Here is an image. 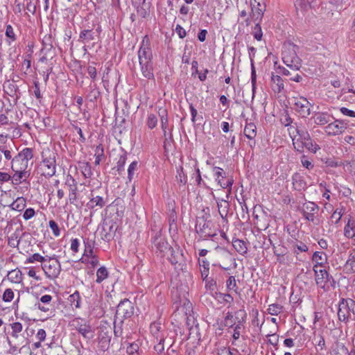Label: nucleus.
I'll return each instance as SVG.
<instances>
[{"label":"nucleus","mask_w":355,"mask_h":355,"mask_svg":"<svg viewBox=\"0 0 355 355\" xmlns=\"http://www.w3.org/2000/svg\"><path fill=\"white\" fill-rule=\"evenodd\" d=\"M217 206L218 213L222 218V225L224 227L227 224V216L229 213V202L227 200L218 199L217 200Z\"/></svg>","instance_id":"obj_18"},{"label":"nucleus","mask_w":355,"mask_h":355,"mask_svg":"<svg viewBox=\"0 0 355 355\" xmlns=\"http://www.w3.org/2000/svg\"><path fill=\"white\" fill-rule=\"evenodd\" d=\"M312 260L314 262L313 270L326 268L328 264L327 256L323 252H315L313 254Z\"/></svg>","instance_id":"obj_19"},{"label":"nucleus","mask_w":355,"mask_h":355,"mask_svg":"<svg viewBox=\"0 0 355 355\" xmlns=\"http://www.w3.org/2000/svg\"><path fill=\"white\" fill-rule=\"evenodd\" d=\"M334 355H351V353L343 343H337L334 349Z\"/></svg>","instance_id":"obj_46"},{"label":"nucleus","mask_w":355,"mask_h":355,"mask_svg":"<svg viewBox=\"0 0 355 355\" xmlns=\"http://www.w3.org/2000/svg\"><path fill=\"white\" fill-rule=\"evenodd\" d=\"M49 226L52 230L53 234L55 236L58 237L60 235V230L55 221H54L53 220H49Z\"/></svg>","instance_id":"obj_57"},{"label":"nucleus","mask_w":355,"mask_h":355,"mask_svg":"<svg viewBox=\"0 0 355 355\" xmlns=\"http://www.w3.org/2000/svg\"><path fill=\"white\" fill-rule=\"evenodd\" d=\"M355 315V302L352 299L343 300L339 304L338 316L340 320L345 321Z\"/></svg>","instance_id":"obj_6"},{"label":"nucleus","mask_w":355,"mask_h":355,"mask_svg":"<svg viewBox=\"0 0 355 355\" xmlns=\"http://www.w3.org/2000/svg\"><path fill=\"white\" fill-rule=\"evenodd\" d=\"M288 131L292 138L293 145L296 150L303 152L305 148L309 152L315 153L320 149L319 145L311 139L306 130L299 127L291 126L288 128Z\"/></svg>","instance_id":"obj_1"},{"label":"nucleus","mask_w":355,"mask_h":355,"mask_svg":"<svg viewBox=\"0 0 355 355\" xmlns=\"http://www.w3.org/2000/svg\"><path fill=\"white\" fill-rule=\"evenodd\" d=\"M315 1V0H297L295 3L296 8L306 10L311 7L312 3Z\"/></svg>","instance_id":"obj_41"},{"label":"nucleus","mask_w":355,"mask_h":355,"mask_svg":"<svg viewBox=\"0 0 355 355\" xmlns=\"http://www.w3.org/2000/svg\"><path fill=\"white\" fill-rule=\"evenodd\" d=\"M84 245H85V250H84V253H83L84 258L94 255V241L90 240L89 239H86L84 240Z\"/></svg>","instance_id":"obj_33"},{"label":"nucleus","mask_w":355,"mask_h":355,"mask_svg":"<svg viewBox=\"0 0 355 355\" xmlns=\"http://www.w3.org/2000/svg\"><path fill=\"white\" fill-rule=\"evenodd\" d=\"M159 115L160 116L161 121V127L164 132V135L166 133V129L168 128V114L166 110L164 109L159 112Z\"/></svg>","instance_id":"obj_36"},{"label":"nucleus","mask_w":355,"mask_h":355,"mask_svg":"<svg viewBox=\"0 0 355 355\" xmlns=\"http://www.w3.org/2000/svg\"><path fill=\"white\" fill-rule=\"evenodd\" d=\"M107 198H104L103 196L96 195L94 191L91 192V198L87 202L86 206L89 209H94L96 208L101 209L107 203Z\"/></svg>","instance_id":"obj_15"},{"label":"nucleus","mask_w":355,"mask_h":355,"mask_svg":"<svg viewBox=\"0 0 355 355\" xmlns=\"http://www.w3.org/2000/svg\"><path fill=\"white\" fill-rule=\"evenodd\" d=\"M148 10L147 5L144 0L142 4L137 7V14L141 18H146L149 13Z\"/></svg>","instance_id":"obj_44"},{"label":"nucleus","mask_w":355,"mask_h":355,"mask_svg":"<svg viewBox=\"0 0 355 355\" xmlns=\"http://www.w3.org/2000/svg\"><path fill=\"white\" fill-rule=\"evenodd\" d=\"M218 355H239L238 351L236 349L231 350L229 348L224 347L223 349H220L218 352Z\"/></svg>","instance_id":"obj_63"},{"label":"nucleus","mask_w":355,"mask_h":355,"mask_svg":"<svg viewBox=\"0 0 355 355\" xmlns=\"http://www.w3.org/2000/svg\"><path fill=\"white\" fill-rule=\"evenodd\" d=\"M108 277V271L105 266L100 267L96 271V282L98 284L101 283Z\"/></svg>","instance_id":"obj_39"},{"label":"nucleus","mask_w":355,"mask_h":355,"mask_svg":"<svg viewBox=\"0 0 355 355\" xmlns=\"http://www.w3.org/2000/svg\"><path fill=\"white\" fill-rule=\"evenodd\" d=\"M250 6L252 19L254 21H260L265 10V6L261 4L260 2L257 0H252L250 1Z\"/></svg>","instance_id":"obj_16"},{"label":"nucleus","mask_w":355,"mask_h":355,"mask_svg":"<svg viewBox=\"0 0 355 355\" xmlns=\"http://www.w3.org/2000/svg\"><path fill=\"white\" fill-rule=\"evenodd\" d=\"M139 62L152 61L153 55L150 47V41L147 35H146L141 42V46L138 51Z\"/></svg>","instance_id":"obj_10"},{"label":"nucleus","mask_w":355,"mask_h":355,"mask_svg":"<svg viewBox=\"0 0 355 355\" xmlns=\"http://www.w3.org/2000/svg\"><path fill=\"white\" fill-rule=\"evenodd\" d=\"M64 184L67 187L69 192H78V182L71 175H67Z\"/></svg>","instance_id":"obj_30"},{"label":"nucleus","mask_w":355,"mask_h":355,"mask_svg":"<svg viewBox=\"0 0 355 355\" xmlns=\"http://www.w3.org/2000/svg\"><path fill=\"white\" fill-rule=\"evenodd\" d=\"M296 58V55L293 52L290 55H288V52L286 50H284L282 53V59L284 62L288 67L291 66L292 62H293V59Z\"/></svg>","instance_id":"obj_47"},{"label":"nucleus","mask_w":355,"mask_h":355,"mask_svg":"<svg viewBox=\"0 0 355 355\" xmlns=\"http://www.w3.org/2000/svg\"><path fill=\"white\" fill-rule=\"evenodd\" d=\"M257 128L256 125L252 123H250L245 125V137L248 138L249 139H253L256 135Z\"/></svg>","instance_id":"obj_40"},{"label":"nucleus","mask_w":355,"mask_h":355,"mask_svg":"<svg viewBox=\"0 0 355 355\" xmlns=\"http://www.w3.org/2000/svg\"><path fill=\"white\" fill-rule=\"evenodd\" d=\"M14 172L13 175H11V183L14 186H18L20 184L27 182V180L30 177L31 173L28 170L15 169L12 170Z\"/></svg>","instance_id":"obj_13"},{"label":"nucleus","mask_w":355,"mask_h":355,"mask_svg":"<svg viewBox=\"0 0 355 355\" xmlns=\"http://www.w3.org/2000/svg\"><path fill=\"white\" fill-rule=\"evenodd\" d=\"M162 324L160 322H153L150 326V330L152 335L158 340L161 337H164V335L161 334L162 331Z\"/></svg>","instance_id":"obj_32"},{"label":"nucleus","mask_w":355,"mask_h":355,"mask_svg":"<svg viewBox=\"0 0 355 355\" xmlns=\"http://www.w3.org/2000/svg\"><path fill=\"white\" fill-rule=\"evenodd\" d=\"M343 212L342 209H336L331 216V222L337 224L341 219Z\"/></svg>","instance_id":"obj_56"},{"label":"nucleus","mask_w":355,"mask_h":355,"mask_svg":"<svg viewBox=\"0 0 355 355\" xmlns=\"http://www.w3.org/2000/svg\"><path fill=\"white\" fill-rule=\"evenodd\" d=\"M320 191L322 193V197L325 198L327 200H329L330 197V190L327 188V185L325 182H321L320 184Z\"/></svg>","instance_id":"obj_58"},{"label":"nucleus","mask_w":355,"mask_h":355,"mask_svg":"<svg viewBox=\"0 0 355 355\" xmlns=\"http://www.w3.org/2000/svg\"><path fill=\"white\" fill-rule=\"evenodd\" d=\"M94 157L96 165H99L100 162L105 159L104 154V148L101 144L97 145L94 150Z\"/></svg>","instance_id":"obj_31"},{"label":"nucleus","mask_w":355,"mask_h":355,"mask_svg":"<svg viewBox=\"0 0 355 355\" xmlns=\"http://www.w3.org/2000/svg\"><path fill=\"white\" fill-rule=\"evenodd\" d=\"M55 153L47 149L42 153V160L40 166L42 175L53 177L56 172Z\"/></svg>","instance_id":"obj_3"},{"label":"nucleus","mask_w":355,"mask_h":355,"mask_svg":"<svg viewBox=\"0 0 355 355\" xmlns=\"http://www.w3.org/2000/svg\"><path fill=\"white\" fill-rule=\"evenodd\" d=\"M243 331H244V326L243 325V324L239 322V324H238L234 329V333H233L234 340L239 339L240 338V336H241L243 338V336L242 335V333L243 332Z\"/></svg>","instance_id":"obj_53"},{"label":"nucleus","mask_w":355,"mask_h":355,"mask_svg":"<svg viewBox=\"0 0 355 355\" xmlns=\"http://www.w3.org/2000/svg\"><path fill=\"white\" fill-rule=\"evenodd\" d=\"M344 235L351 239L355 244V219L350 218L348 219L347 223L344 228Z\"/></svg>","instance_id":"obj_23"},{"label":"nucleus","mask_w":355,"mask_h":355,"mask_svg":"<svg viewBox=\"0 0 355 355\" xmlns=\"http://www.w3.org/2000/svg\"><path fill=\"white\" fill-rule=\"evenodd\" d=\"M33 158V150L31 148H24L19 152L11 161V169L27 170L28 162Z\"/></svg>","instance_id":"obj_4"},{"label":"nucleus","mask_w":355,"mask_h":355,"mask_svg":"<svg viewBox=\"0 0 355 355\" xmlns=\"http://www.w3.org/2000/svg\"><path fill=\"white\" fill-rule=\"evenodd\" d=\"M116 230H114L112 224L105 223L103 224L102 231L101 232V239L105 241H111L114 235Z\"/></svg>","instance_id":"obj_22"},{"label":"nucleus","mask_w":355,"mask_h":355,"mask_svg":"<svg viewBox=\"0 0 355 355\" xmlns=\"http://www.w3.org/2000/svg\"><path fill=\"white\" fill-rule=\"evenodd\" d=\"M344 271L347 274L355 272V248L349 255L348 259L344 266Z\"/></svg>","instance_id":"obj_26"},{"label":"nucleus","mask_w":355,"mask_h":355,"mask_svg":"<svg viewBox=\"0 0 355 355\" xmlns=\"http://www.w3.org/2000/svg\"><path fill=\"white\" fill-rule=\"evenodd\" d=\"M315 281L316 284L321 288L326 289L328 287L329 282V276L326 270L324 268L314 269Z\"/></svg>","instance_id":"obj_12"},{"label":"nucleus","mask_w":355,"mask_h":355,"mask_svg":"<svg viewBox=\"0 0 355 355\" xmlns=\"http://www.w3.org/2000/svg\"><path fill=\"white\" fill-rule=\"evenodd\" d=\"M8 279L14 283H20L22 280V273L19 270H12L8 273Z\"/></svg>","instance_id":"obj_38"},{"label":"nucleus","mask_w":355,"mask_h":355,"mask_svg":"<svg viewBox=\"0 0 355 355\" xmlns=\"http://www.w3.org/2000/svg\"><path fill=\"white\" fill-rule=\"evenodd\" d=\"M80 295L78 291H76L68 297V300L73 309L80 308Z\"/></svg>","instance_id":"obj_34"},{"label":"nucleus","mask_w":355,"mask_h":355,"mask_svg":"<svg viewBox=\"0 0 355 355\" xmlns=\"http://www.w3.org/2000/svg\"><path fill=\"white\" fill-rule=\"evenodd\" d=\"M157 124V116L154 114H150L148 116L146 125L150 129H153Z\"/></svg>","instance_id":"obj_54"},{"label":"nucleus","mask_w":355,"mask_h":355,"mask_svg":"<svg viewBox=\"0 0 355 355\" xmlns=\"http://www.w3.org/2000/svg\"><path fill=\"white\" fill-rule=\"evenodd\" d=\"M158 341H159L158 343L155 345L154 349L158 354H160L164 350V343L165 339L164 337H161L159 339H158Z\"/></svg>","instance_id":"obj_59"},{"label":"nucleus","mask_w":355,"mask_h":355,"mask_svg":"<svg viewBox=\"0 0 355 355\" xmlns=\"http://www.w3.org/2000/svg\"><path fill=\"white\" fill-rule=\"evenodd\" d=\"M153 243L157 252H159L160 254H164L167 250H171V247L168 245V243L165 241L164 238H162L160 234L157 233L155 236L152 239Z\"/></svg>","instance_id":"obj_17"},{"label":"nucleus","mask_w":355,"mask_h":355,"mask_svg":"<svg viewBox=\"0 0 355 355\" xmlns=\"http://www.w3.org/2000/svg\"><path fill=\"white\" fill-rule=\"evenodd\" d=\"M293 107L296 112L302 117H306L310 114L311 105L306 98H293Z\"/></svg>","instance_id":"obj_11"},{"label":"nucleus","mask_w":355,"mask_h":355,"mask_svg":"<svg viewBox=\"0 0 355 355\" xmlns=\"http://www.w3.org/2000/svg\"><path fill=\"white\" fill-rule=\"evenodd\" d=\"M35 215V211L33 208H28L26 209L24 214H23V218L25 220H28L30 219H31L33 217H34Z\"/></svg>","instance_id":"obj_62"},{"label":"nucleus","mask_w":355,"mask_h":355,"mask_svg":"<svg viewBox=\"0 0 355 355\" xmlns=\"http://www.w3.org/2000/svg\"><path fill=\"white\" fill-rule=\"evenodd\" d=\"M139 345L137 343H131L127 347V352L129 355H138Z\"/></svg>","instance_id":"obj_64"},{"label":"nucleus","mask_w":355,"mask_h":355,"mask_svg":"<svg viewBox=\"0 0 355 355\" xmlns=\"http://www.w3.org/2000/svg\"><path fill=\"white\" fill-rule=\"evenodd\" d=\"M282 311V306L278 304H270L268 309V313L272 315H277Z\"/></svg>","instance_id":"obj_52"},{"label":"nucleus","mask_w":355,"mask_h":355,"mask_svg":"<svg viewBox=\"0 0 355 355\" xmlns=\"http://www.w3.org/2000/svg\"><path fill=\"white\" fill-rule=\"evenodd\" d=\"M254 26H251L250 35H253L254 38L258 41H260L263 36L261 28L259 25V21H254Z\"/></svg>","instance_id":"obj_35"},{"label":"nucleus","mask_w":355,"mask_h":355,"mask_svg":"<svg viewBox=\"0 0 355 355\" xmlns=\"http://www.w3.org/2000/svg\"><path fill=\"white\" fill-rule=\"evenodd\" d=\"M293 185L295 189L301 191L306 188V183L304 178L299 173H295L292 177Z\"/></svg>","instance_id":"obj_27"},{"label":"nucleus","mask_w":355,"mask_h":355,"mask_svg":"<svg viewBox=\"0 0 355 355\" xmlns=\"http://www.w3.org/2000/svg\"><path fill=\"white\" fill-rule=\"evenodd\" d=\"M96 37H97V35L93 29H83L80 32L78 41L85 45L91 41L96 40ZM84 49L86 50L85 46H84Z\"/></svg>","instance_id":"obj_20"},{"label":"nucleus","mask_w":355,"mask_h":355,"mask_svg":"<svg viewBox=\"0 0 355 355\" xmlns=\"http://www.w3.org/2000/svg\"><path fill=\"white\" fill-rule=\"evenodd\" d=\"M272 87L275 92H281L284 87L282 78L278 75H272L271 77Z\"/></svg>","instance_id":"obj_28"},{"label":"nucleus","mask_w":355,"mask_h":355,"mask_svg":"<svg viewBox=\"0 0 355 355\" xmlns=\"http://www.w3.org/2000/svg\"><path fill=\"white\" fill-rule=\"evenodd\" d=\"M210 210L205 207L202 210L200 216L196 217L195 229L200 237L204 240L213 238L216 235V228L210 220Z\"/></svg>","instance_id":"obj_2"},{"label":"nucleus","mask_w":355,"mask_h":355,"mask_svg":"<svg viewBox=\"0 0 355 355\" xmlns=\"http://www.w3.org/2000/svg\"><path fill=\"white\" fill-rule=\"evenodd\" d=\"M176 178L179 182L183 184L187 183V178L183 171L182 167H180V168L178 170V175L176 176Z\"/></svg>","instance_id":"obj_61"},{"label":"nucleus","mask_w":355,"mask_h":355,"mask_svg":"<svg viewBox=\"0 0 355 355\" xmlns=\"http://www.w3.org/2000/svg\"><path fill=\"white\" fill-rule=\"evenodd\" d=\"M126 160L127 155L126 153H125L119 157V159L116 163V168L119 173L124 170V166L125 164Z\"/></svg>","instance_id":"obj_50"},{"label":"nucleus","mask_w":355,"mask_h":355,"mask_svg":"<svg viewBox=\"0 0 355 355\" xmlns=\"http://www.w3.org/2000/svg\"><path fill=\"white\" fill-rule=\"evenodd\" d=\"M80 167L81 173L85 178H89L92 175L91 166L89 162H83Z\"/></svg>","instance_id":"obj_43"},{"label":"nucleus","mask_w":355,"mask_h":355,"mask_svg":"<svg viewBox=\"0 0 355 355\" xmlns=\"http://www.w3.org/2000/svg\"><path fill=\"white\" fill-rule=\"evenodd\" d=\"M232 246L241 255L244 254V241L242 239L233 238Z\"/></svg>","instance_id":"obj_37"},{"label":"nucleus","mask_w":355,"mask_h":355,"mask_svg":"<svg viewBox=\"0 0 355 355\" xmlns=\"http://www.w3.org/2000/svg\"><path fill=\"white\" fill-rule=\"evenodd\" d=\"M303 213L313 212L317 213L318 207L316 204L312 202H308L303 205L302 207Z\"/></svg>","instance_id":"obj_45"},{"label":"nucleus","mask_w":355,"mask_h":355,"mask_svg":"<svg viewBox=\"0 0 355 355\" xmlns=\"http://www.w3.org/2000/svg\"><path fill=\"white\" fill-rule=\"evenodd\" d=\"M26 205V198H24V197H18L9 205V207L12 210L21 211L25 209Z\"/></svg>","instance_id":"obj_29"},{"label":"nucleus","mask_w":355,"mask_h":355,"mask_svg":"<svg viewBox=\"0 0 355 355\" xmlns=\"http://www.w3.org/2000/svg\"><path fill=\"white\" fill-rule=\"evenodd\" d=\"M331 119V116L327 112H318L313 116L314 123L318 125H328Z\"/></svg>","instance_id":"obj_24"},{"label":"nucleus","mask_w":355,"mask_h":355,"mask_svg":"<svg viewBox=\"0 0 355 355\" xmlns=\"http://www.w3.org/2000/svg\"><path fill=\"white\" fill-rule=\"evenodd\" d=\"M134 311V305L131 301L128 299L121 300L116 308L114 323L119 322V324H122L125 319L130 318L133 315Z\"/></svg>","instance_id":"obj_5"},{"label":"nucleus","mask_w":355,"mask_h":355,"mask_svg":"<svg viewBox=\"0 0 355 355\" xmlns=\"http://www.w3.org/2000/svg\"><path fill=\"white\" fill-rule=\"evenodd\" d=\"M14 292L11 288H6L3 293L2 300L5 302H10L14 298Z\"/></svg>","instance_id":"obj_55"},{"label":"nucleus","mask_w":355,"mask_h":355,"mask_svg":"<svg viewBox=\"0 0 355 355\" xmlns=\"http://www.w3.org/2000/svg\"><path fill=\"white\" fill-rule=\"evenodd\" d=\"M5 35L6 43L9 46L12 45L17 40V35L11 24L6 25Z\"/></svg>","instance_id":"obj_25"},{"label":"nucleus","mask_w":355,"mask_h":355,"mask_svg":"<svg viewBox=\"0 0 355 355\" xmlns=\"http://www.w3.org/2000/svg\"><path fill=\"white\" fill-rule=\"evenodd\" d=\"M45 261H46V257L40 255L39 253H35L26 259L25 263H31L36 261L44 263Z\"/></svg>","instance_id":"obj_42"},{"label":"nucleus","mask_w":355,"mask_h":355,"mask_svg":"<svg viewBox=\"0 0 355 355\" xmlns=\"http://www.w3.org/2000/svg\"><path fill=\"white\" fill-rule=\"evenodd\" d=\"M98 340L99 347L103 351L107 349L111 341V328L107 329V327H101Z\"/></svg>","instance_id":"obj_14"},{"label":"nucleus","mask_w":355,"mask_h":355,"mask_svg":"<svg viewBox=\"0 0 355 355\" xmlns=\"http://www.w3.org/2000/svg\"><path fill=\"white\" fill-rule=\"evenodd\" d=\"M42 269L48 278L53 279L60 275L61 266L58 259L49 257L42 264Z\"/></svg>","instance_id":"obj_7"},{"label":"nucleus","mask_w":355,"mask_h":355,"mask_svg":"<svg viewBox=\"0 0 355 355\" xmlns=\"http://www.w3.org/2000/svg\"><path fill=\"white\" fill-rule=\"evenodd\" d=\"M80 260L83 263L91 265L92 268H95L98 264V259L96 255L89 256L86 258L82 257Z\"/></svg>","instance_id":"obj_49"},{"label":"nucleus","mask_w":355,"mask_h":355,"mask_svg":"<svg viewBox=\"0 0 355 355\" xmlns=\"http://www.w3.org/2000/svg\"><path fill=\"white\" fill-rule=\"evenodd\" d=\"M10 326L12 330V336L16 338H18V334L20 333L23 329L21 323L16 322L11 324Z\"/></svg>","instance_id":"obj_51"},{"label":"nucleus","mask_w":355,"mask_h":355,"mask_svg":"<svg viewBox=\"0 0 355 355\" xmlns=\"http://www.w3.org/2000/svg\"><path fill=\"white\" fill-rule=\"evenodd\" d=\"M249 51H250L249 55H250V61H251V69H252L251 79H252V87L254 89L255 81H256V74H255V68H254L253 60H252V53H253V51H254V49L253 47H250V48H249Z\"/></svg>","instance_id":"obj_48"},{"label":"nucleus","mask_w":355,"mask_h":355,"mask_svg":"<svg viewBox=\"0 0 355 355\" xmlns=\"http://www.w3.org/2000/svg\"><path fill=\"white\" fill-rule=\"evenodd\" d=\"M349 125V121L343 119H336L324 127V132L329 136H336L343 134Z\"/></svg>","instance_id":"obj_8"},{"label":"nucleus","mask_w":355,"mask_h":355,"mask_svg":"<svg viewBox=\"0 0 355 355\" xmlns=\"http://www.w3.org/2000/svg\"><path fill=\"white\" fill-rule=\"evenodd\" d=\"M139 65L143 76L148 80H155L153 61L140 62Z\"/></svg>","instance_id":"obj_21"},{"label":"nucleus","mask_w":355,"mask_h":355,"mask_svg":"<svg viewBox=\"0 0 355 355\" xmlns=\"http://www.w3.org/2000/svg\"><path fill=\"white\" fill-rule=\"evenodd\" d=\"M71 326L85 338L91 339L93 337L92 327L85 319L80 318L73 319Z\"/></svg>","instance_id":"obj_9"},{"label":"nucleus","mask_w":355,"mask_h":355,"mask_svg":"<svg viewBox=\"0 0 355 355\" xmlns=\"http://www.w3.org/2000/svg\"><path fill=\"white\" fill-rule=\"evenodd\" d=\"M343 168L345 172L354 175L355 174V163L347 162L343 165Z\"/></svg>","instance_id":"obj_60"}]
</instances>
